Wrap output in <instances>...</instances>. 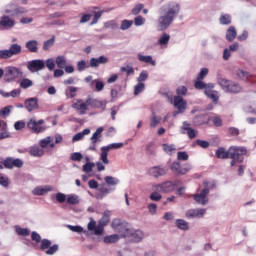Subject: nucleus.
<instances>
[{
  "label": "nucleus",
  "mask_w": 256,
  "mask_h": 256,
  "mask_svg": "<svg viewBox=\"0 0 256 256\" xmlns=\"http://www.w3.org/2000/svg\"><path fill=\"white\" fill-rule=\"evenodd\" d=\"M109 221H111V211L106 210L103 212L102 218L98 221V224L107 227Z\"/></svg>",
  "instance_id": "393cba45"
},
{
  "label": "nucleus",
  "mask_w": 256,
  "mask_h": 256,
  "mask_svg": "<svg viewBox=\"0 0 256 256\" xmlns=\"http://www.w3.org/2000/svg\"><path fill=\"white\" fill-rule=\"evenodd\" d=\"M104 243H117L119 241V236L117 234H112L109 236H105L103 239Z\"/></svg>",
  "instance_id": "79ce46f5"
},
{
  "label": "nucleus",
  "mask_w": 256,
  "mask_h": 256,
  "mask_svg": "<svg viewBox=\"0 0 256 256\" xmlns=\"http://www.w3.org/2000/svg\"><path fill=\"white\" fill-rule=\"evenodd\" d=\"M19 77H23L21 69L15 66H7L4 68V81L6 83H13L14 81H17Z\"/></svg>",
  "instance_id": "20e7f679"
},
{
  "label": "nucleus",
  "mask_w": 256,
  "mask_h": 256,
  "mask_svg": "<svg viewBox=\"0 0 256 256\" xmlns=\"http://www.w3.org/2000/svg\"><path fill=\"white\" fill-rule=\"evenodd\" d=\"M27 69L31 71V73H35L37 71H42L45 69V61L43 60H32L27 64Z\"/></svg>",
  "instance_id": "9d476101"
},
{
  "label": "nucleus",
  "mask_w": 256,
  "mask_h": 256,
  "mask_svg": "<svg viewBox=\"0 0 256 256\" xmlns=\"http://www.w3.org/2000/svg\"><path fill=\"white\" fill-rule=\"evenodd\" d=\"M133 27V20H122L120 24L121 31H127V29H131Z\"/></svg>",
  "instance_id": "ea45409f"
},
{
  "label": "nucleus",
  "mask_w": 256,
  "mask_h": 256,
  "mask_svg": "<svg viewBox=\"0 0 256 256\" xmlns=\"http://www.w3.org/2000/svg\"><path fill=\"white\" fill-rule=\"evenodd\" d=\"M177 159L178 161H188L189 160V154L187 152H177Z\"/></svg>",
  "instance_id": "bf43d9fd"
},
{
  "label": "nucleus",
  "mask_w": 256,
  "mask_h": 256,
  "mask_svg": "<svg viewBox=\"0 0 256 256\" xmlns=\"http://www.w3.org/2000/svg\"><path fill=\"white\" fill-rule=\"evenodd\" d=\"M49 191H53V188L50 186H39L34 188L32 193L33 195H45L46 193H49Z\"/></svg>",
  "instance_id": "b1692460"
},
{
  "label": "nucleus",
  "mask_w": 256,
  "mask_h": 256,
  "mask_svg": "<svg viewBox=\"0 0 256 256\" xmlns=\"http://www.w3.org/2000/svg\"><path fill=\"white\" fill-rule=\"evenodd\" d=\"M91 85H95V89L98 92L103 91V89H105V84L100 79L92 80Z\"/></svg>",
  "instance_id": "a19ab883"
},
{
  "label": "nucleus",
  "mask_w": 256,
  "mask_h": 256,
  "mask_svg": "<svg viewBox=\"0 0 256 256\" xmlns=\"http://www.w3.org/2000/svg\"><path fill=\"white\" fill-rule=\"evenodd\" d=\"M71 161H82L83 160V154L81 152H74L70 156Z\"/></svg>",
  "instance_id": "680f3d73"
},
{
  "label": "nucleus",
  "mask_w": 256,
  "mask_h": 256,
  "mask_svg": "<svg viewBox=\"0 0 256 256\" xmlns=\"http://www.w3.org/2000/svg\"><path fill=\"white\" fill-rule=\"evenodd\" d=\"M40 250L45 251L46 255H55L59 251V245L54 244L51 246V240L43 239L40 242Z\"/></svg>",
  "instance_id": "0eeeda50"
},
{
  "label": "nucleus",
  "mask_w": 256,
  "mask_h": 256,
  "mask_svg": "<svg viewBox=\"0 0 256 256\" xmlns=\"http://www.w3.org/2000/svg\"><path fill=\"white\" fill-rule=\"evenodd\" d=\"M10 55L13 57L14 55H19L21 53V45L19 44H12L9 49Z\"/></svg>",
  "instance_id": "58836bf2"
},
{
  "label": "nucleus",
  "mask_w": 256,
  "mask_h": 256,
  "mask_svg": "<svg viewBox=\"0 0 256 256\" xmlns=\"http://www.w3.org/2000/svg\"><path fill=\"white\" fill-rule=\"evenodd\" d=\"M55 63L58 69H64L67 66V57L65 55H59L56 57Z\"/></svg>",
  "instance_id": "c85d7f7f"
},
{
  "label": "nucleus",
  "mask_w": 256,
  "mask_h": 256,
  "mask_svg": "<svg viewBox=\"0 0 256 256\" xmlns=\"http://www.w3.org/2000/svg\"><path fill=\"white\" fill-rule=\"evenodd\" d=\"M145 90V84L143 82H138V84L134 87V95H139L142 91Z\"/></svg>",
  "instance_id": "603ef678"
},
{
  "label": "nucleus",
  "mask_w": 256,
  "mask_h": 256,
  "mask_svg": "<svg viewBox=\"0 0 256 256\" xmlns=\"http://www.w3.org/2000/svg\"><path fill=\"white\" fill-rule=\"evenodd\" d=\"M241 91V86L230 83V88H228V93H239Z\"/></svg>",
  "instance_id": "6e6d98bb"
},
{
  "label": "nucleus",
  "mask_w": 256,
  "mask_h": 256,
  "mask_svg": "<svg viewBox=\"0 0 256 256\" xmlns=\"http://www.w3.org/2000/svg\"><path fill=\"white\" fill-rule=\"evenodd\" d=\"M55 44V39L51 38L44 42L43 49L44 51H49L51 49V46Z\"/></svg>",
  "instance_id": "0e129e2a"
},
{
  "label": "nucleus",
  "mask_w": 256,
  "mask_h": 256,
  "mask_svg": "<svg viewBox=\"0 0 256 256\" xmlns=\"http://www.w3.org/2000/svg\"><path fill=\"white\" fill-rule=\"evenodd\" d=\"M66 203L69 205H79V196L70 194L67 196Z\"/></svg>",
  "instance_id": "e433bc0d"
},
{
  "label": "nucleus",
  "mask_w": 256,
  "mask_h": 256,
  "mask_svg": "<svg viewBox=\"0 0 256 256\" xmlns=\"http://www.w3.org/2000/svg\"><path fill=\"white\" fill-rule=\"evenodd\" d=\"M145 237V234H143V231L141 230H136L131 233V239L134 243H139Z\"/></svg>",
  "instance_id": "c756f323"
},
{
  "label": "nucleus",
  "mask_w": 256,
  "mask_h": 256,
  "mask_svg": "<svg viewBox=\"0 0 256 256\" xmlns=\"http://www.w3.org/2000/svg\"><path fill=\"white\" fill-rule=\"evenodd\" d=\"M89 13L94 15L91 25H97V23H99V19H101V16L103 15V11L97 10V8H90Z\"/></svg>",
  "instance_id": "412c9836"
},
{
  "label": "nucleus",
  "mask_w": 256,
  "mask_h": 256,
  "mask_svg": "<svg viewBox=\"0 0 256 256\" xmlns=\"http://www.w3.org/2000/svg\"><path fill=\"white\" fill-rule=\"evenodd\" d=\"M93 167H95V163L93 162H88L86 164L83 165L82 167V171L84 173H91V171H93Z\"/></svg>",
  "instance_id": "8fccbe9b"
},
{
  "label": "nucleus",
  "mask_w": 256,
  "mask_h": 256,
  "mask_svg": "<svg viewBox=\"0 0 256 256\" xmlns=\"http://www.w3.org/2000/svg\"><path fill=\"white\" fill-rule=\"evenodd\" d=\"M0 27H3L4 29H13V27H15V20L4 15L0 18Z\"/></svg>",
  "instance_id": "dca6fc26"
},
{
  "label": "nucleus",
  "mask_w": 256,
  "mask_h": 256,
  "mask_svg": "<svg viewBox=\"0 0 256 256\" xmlns=\"http://www.w3.org/2000/svg\"><path fill=\"white\" fill-rule=\"evenodd\" d=\"M174 107L177 109L178 113H183L185 109H187V102L183 100V97L175 96Z\"/></svg>",
  "instance_id": "2eb2a0df"
},
{
  "label": "nucleus",
  "mask_w": 256,
  "mask_h": 256,
  "mask_svg": "<svg viewBox=\"0 0 256 256\" xmlns=\"http://www.w3.org/2000/svg\"><path fill=\"white\" fill-rule=\"evenodd\" d=\"M148 173L151 177L158 179V177H163V175H167V168L154 166L148 170Z\"/></svg>",
  "instance_id": "f8f14e48"
},
{
  "label": "nucleus",
  "mask_w": 256,
  "mask_h": 256,
  "mask_svg": "<svg viewBox=\"0 0 256 256\" xmlns=\"http://www.w3.org/2000/svg\"><path fill=\"white\" fill-rule=\"evenodd\" d=\"M102 133H103V129H97L94 132V134L91 137V141H92L93 145H95L96 143L101 142Z\"/></svg>",
  "instance_id": "473e14b6"
},
{
  "label": "nucleus",
  "mask_w": 256,
  "mask_h": 256,
  "mask_svg": "<svg viewBox=\"0 0 256 256\" xmlns=\"http://www.w3.org/2000/svg\"><path fill=\"white\" fill-rule=\"evenodd\" d=\"M104 181L107 185L115 186L119 184V179L112 177V176H106L104 178Z\"/></svg>",
  "instance_id": "a18cd8bd"
},
{
  "label": "nucleus",
  "mask_w": 256,
  "mask_h": 256,
  "mask_svg": "<svg viewBox=\"0 0 256 256\" xmlns=\"http://www.w3.org/2000/svg\"><path fill=\"white\" fill-rule=\"evenodd\" d=\"M44 123L45 120L43 119L37 120L35 118H31L27 123V127L28 129H39V127H41V125H43Z\"/></svg>",
  "instance_id": "4be33fe9"
},
{
  "label": "nucleus",
  "mask_w": 256,
  "mask_h": 256,
  "mask_svg": "<svg viewBox=\"0 0 256 256\" xmlns=\"http://www.w3.org/2000/svg\"><path fill=\"white\" fill-rule=\"evenodd\" d=\"M194 86L196 89H205V95L208 96L209 99H212L214 103L219 101V95L216 91H213V84H205V82L196 78Z\"/></svg>",
  "instance_id": "7ed1b4c3"
},
{
  "label": "nucleus",
  "mask_w": 256,
  "mask_h": 256,
  "mask_svg": "<svg viewBox=\"0 0 256 256\" xmlns=\"http://www.w3.org/2000/svg\"><path fill=\"white\" fill-rule=\"evenodd\" d=\"M182 133L185 135H188L189 139H195L197 137V130L195 129H188V130H183Z\"/></svg>",
  "instance_id": "3c124183"
},
{
  "label": "nucleus",
  "mask_w": 256,
  "mask_h": 256,
  "mask_svg": "<svg viewBox=\"0 0 256 256\" xmlns=\"http://www.w3.org/2000/svg\"><path fill=\"white\" fill-rule=\"evenodd\" d=\"M24 107L27 109V111H35L36 109H39V103L37 98H29L24 102Z\"/></svg>",
  "instance_id": "f3484780"
},
{
  "label": "nucleus",
  "mask_w": 256,
  "mask_h": 256,
  "mask_svg": "<svg viewBox=\"0 0 256 256\" xmlns=\"http://www.w3.org/2000/svg\"><path fill=\"white\" fill-rule=\"evenodd\" d=\"M138 60L142 63H151L155 67V61L153 60V57L151 56H145L143 54H138Z\"/></svg>",
  "instance_id": "c9c22d12"
},
{
  "label": "nucleus",
  "mask_w": 256,
  "mask_h": 256,
  "mask_svg": "<svg viewBox=\"0 0 256 256\" xmlns=\"http://www.w3.org/2000/svg\"><path fill=\"white\" fill-rule=\"evenodd\" d=\"M87 67H89L88 65H87V62L86 61H84V60H81V61H78L77 62V69H78V71H85V69H87Z\"/></svg>",
  "instance_id": "338daca9"
},
{
  "label": "nucleus",
  "mask_w": 256,
  "mask_h": 256,
  "mask_svg": "<svg viewBox=\"0 0 256 256\" xmlns=\"http://www.w3.org/2000/svg\"><path fill=\"white\" fill-rule=\"evenodd\" d=\"M40 147L42 149H47V147H50L51 149H53V147H55L54 138L51 136H48V137L40 140Z\"/></svg>",
  "instance_id": "aec40b11"
},
{
  "label": "nucleus",
  "mask_w": 256,
  "mask_h": 256,
  "mask_svg": "<svg viewBox=\"0 0 256 256\" xmlns=\"http://www.w3.org/2000/svg\"><path fill=\"white\" fill-rule=\"evenodd\" d=\"M170 39L171 36L169 34L163 33L158 39V45H160L162 49H165L167 48V45H169Z\"/></svg>",
  "instance_id": "5701e85b"
},
{
  "label": "nucleus",
  "mask_w": 256,
  "mask_h": 256,
  "mask_svg": "<svg viewBox=\"0 0 256 256\" xmlns=\"http://www.w3.org/2000/svg\"><path fill=\"white\" fill-rule=\"evenodd\" d=\"M170 169L176 175H187L191 169V164L186 163L181 166V162L175 161L170 165Z\"/></svg>",
  "instance_id": "423d86ee"
},
{
  "label": "nucleus",
  "mask_w": 256,
  "mask_h": 256,
  "mask_svg": "<svg viewBox=\"0 0 256 256\" xmlns=\"http://www.w3.org/2000/svg\"><path fill=\"white\" fill-rule=\"evenodd\" d=\"M215 155L217 159H230L229 148L228 150H225V148L220 147L216 150Z\"/></svg>",
  "instance_id": "a878e982"
},
{
  "label": "nucleus",
  "mask_w": 256,
  "mask_h": 256,
  "mask_svg": "<svg viewBox=\"0 0 256 256\" xmlns=\"http://www.w3.org/2000/svg\"><path fill=\"white\" fill-rule=\"evenodd\" d=\"M3 165L6 169H13V167L21 169V167H23V160L19 158L14 159L12 157H8L3 161Z\"/></svg>",
  "instance_id": "1a4fd4ad"
},
{
  "label": "nucleus",
  "mask_w": 256,
  "mask_h": 256,
  "mask_svg": "<svg viewBox=\"0 0 256 256\" xmlns=\"http://www.w3.org/2000/svg\"><path fill=\"white\" fill-rule=\"evenodd\" d=\"M20 87L22 89H29V87H33V81H31L29 78H23L20 81Z\"/></svg>",
  "instance_id": "c03bdc74"
},
{
  "label": "nucleus",
  "mask_w": 256,
  "mask_h": 256,
  "mask_svg": "<svg viewBox=\"0 0 256 256\" xmlns=\"http://www.w3.org/2000/svg\"><path fill=\"white\" fill-rule=\"evenodd\" d=\"M5 13H11V15H23V13H27V10L21 7L15 9V5L10 4L5 8Z\"/></svg>",
  "instance_id": "6ab92c4d"
},
{
  "label": "nucleus",
  "mask_w": 256,
  "mask_h": 256,
  "mask_svg": "<svg viewBox=\"0 0 256 256\" xmlns=\"http://www.w3.org/2000/svg\"><path fill=\"white\" fill-rule=\"evenodd\" d=\"M11 52L9 49L7 50H0V59H11Z\"/></svg>",
  "instance_id": "e2e57ef3"
},
{
  "label": "nucleus",
  "mask_w": 256,
  "mask_h": 256,
  "mask_svg": "<svg viewBox=\"0 0 256 256\" xmlns=\"http://www.w3.org/2000/svg\"><path fill=\"white\" fill-rule=\"evenodd\" d=\"M38 42L36 40H30L26 42V49L30 50L31 53H37L38 48H37Z\"/></svg>",
  "instance_id": "7c9ffc66"
},
{
  "label": "nucleus",
  "mask_w": 256,
  "mask_h": 256,
  "mask_svg": "<svg viewBox=\"0 0 256 256\" xmlns=\"http://www.w3.org/2000/svg\"><path fill=\"white\" fill-rule=\"evenodd\" d=\"M176 226L178 227V229H181L182 231H187L189 229V222L183 219H178L176 220Z\"/></svg>",
  "instance_id": "4c0bfd02"
},
{
  "label": "nucleus",
  "mask_w": 256,
  "mask_h": 256,
  "mask_svg": "<svg viewBox=\"0 0 256 256\" xmlns=\"http://www.w3.org/2000/svg\"><path fill=\"white\" fill-rule=\"evenodd\" d=\"M163 151H165V153H173V151H176L175 145L173 144H163L162 145Z\"/></svg>",
  "instance_id": "5fc2aeb1"
},
{
  "label": "nucleus",
  "mask_w": 256,
  "mask_h": 256,
  "mask_svg": "<svg viewBox=\"0 0 256 256\" xmlns=\"http://www.w3.org/2000/svg\"><path fill=\"white\" fill-rule=\"evenodd\" d=\"M237 37V30H235V27L230 26L226 32V39L227 41H233Z\"/></svg>",
  "instance_id": "2f4dec72"
},
{
  "label": "nucleus",
  "mask_w": 256,
  "mask_h": 256,
  "mask_svg": "<svg viewBox=\"0 0 256 256\" xmlns=\"http://www.w3.org/2000/svg\"><path fill=\"white\" fill-rule=\"evenodd\" d=\"M89 133H91L90 129H84L82 132L75 134L72 138V141H81V139H83L85 135H89Z\"/></svg>",
  "instance_id": "f704fd0d"
},
{
  "label": "nucleus",
  "mask_w": 256,
  "mask_h": 256,
  "mask_svg": "<svg viewBox=\"0 0 256 256\" xmlns=\"http://www.w3.org/2000/svg\"><path fill=\"white\" fill-rule=\"evenodd\" d=\"M77 91H79V88L75 86L67 87L65 89L66 99H74V97H77Z\"/></svg>",
  "instance_id": "bb28decb"
},
{
  "label": "nucleus",
  "mask_w": 256,
  "mask_h": 256,
  "mask_svg": "<svg viewBox=\"0 0 256 256\" xmlns=\"http://www.w3.org/2000/svg\"><path fill=\"white\" fill-rule=\"evenodd\" d=\"M219 85L225 89V91H229V88L231 87V82L227 79H220Z\"/></svg>",
  "instance_id": "864d4df0"
},
{
  "label": "nucleus",
  "mask_w": 256,
  "mask_h": 256,
  "mask_svg": "<svg viewBox=\"0 0 256 256\" xmlns=\"http://www.w3.org/2000/svg\"><path fill=\"white\" fill-rule=\"evenodd\" d=\"M207 213V209L200 208V209H190L186 211V217L188 219H201L203 215Z\"/></svg>",
  "instance_id": "9b49d317"
},
{
  "label": "nucleus",
  "mask_w": 256,
  "mask_h": 256,
  "mask_svg": "<svg viewBox=\"0 0 256 256\" xmlns=\"http://www.w3.org/2000/svg\"><path fill=\"white\" fill-rule=\"evenodd\" d=\"M161 198H162V196H161V194L159 193V191H156V190H155V192H153V193L150 194V199H151V201H161Z\"/></svg>",
  "instance_id": "774afa93"
},
{
  "label": "nucleus",
  "mask_w": 256,
  "mask_h": 256,
  "mask_svg": "<svg viewBox=\"0 0 256 256\" xmlns=\"http://www.w3.org/2000/svg\"><path fill=\"white\" fill-rule=\"evenodd\" d=\"M109 63V58L105 56H100L99 58H91L90 59V67L97 68L99 65H105Z\"/></svg>",
  "instance_id": "a211bd4d"
},
{
  "label": "nucleus",
  "mask_w": 256,
  "mask_h": 256,
  "mask_svg": "<svg viewBox=\"0 0 256 256\" xmlns=\"http://www.w3.org/2000/svg\"><path fill=\"white\" fill-rule=\"evenodd\" d=\"M44 153L43 148H39V146H32L29 150V154L32 157H43Z\"/></svg>",
  "instance_id": "cd10ccee"
},
{
  "label": "nucleus",
  "mask_w": 256,
  "mask_h": 256,
  "mask_svg": "<svg viewBox=\"0 0 256 256\" xmlns=\"http://www.w3.org/2000/svg\"><path fill=\"white\" fill-rule=\"evenodd\" d=\"M15 231L17 235H20L21 237H27L29 235V229L27 228H21L19 226H16Z\"/></svg>",
  "instance_id": "49530a36"
},
{
  "label": "nucleus",
  "mask_w": 256,
  "mask_h": 256,
  "mask_svg": "<svg viewBox=\"0 0 256 256\" xmlns=\"http://www.w3.org/2000/svg\"><path fill=\"white\" fill-rule=\"evenodd\" d=\"M207 195H209V188H204L199 194H194L192 197L196 203H199L200 205H207V203H209Z\"/></svg>",
  "instance_id": "6e6552de"
},
{
  "label": "nucleus",
  "mask_w": 256,
  "mask_h": 256,
  "mask_svg": "<svg viewBox=\"0 0 256 256\" xmlns=\"http://www.w3.org/2000/svg\"><path fill=\"white\" fill-rule=\"evenodd\" d=\"M221 25H229L231 24V16L229 14H223L220 17Z\"/></svg>",
  "instance_id": "09e8293b"
},
{
  "label": "nucleus",
  "mask_w": 256,
  "mask_h": 256,
  "mask_svg": "<svg viewBox=\"0 0 256 256\" xmlns=\"http://www.w3.org/2000/svg\"><path fill=\"white\" fill-rule=\"evenodd\" d=\"M111 227L116 233H127V226L121 219H114L111 223Z\"/></svg>",
  "instance_id": "4468645a"
},
{
  "label": "nucleus",
  "mask_w": 256,
  "mask_h": 256,
  "mask_svg": "<svg viewBox=\"0 0 256 256\" xmlns=\"http://www.w3.org/2000/svg\"><path fill=\"white\" fill-rule=\"evenodd\" d=\"M108 153H109V150H107L105 146L101 148V161L105 165H109V159L107 158Z\"/></svg>",
  "instance_id": "37998d69"
},
{
  "label": "nucleus",
  "mask_w": 256,
  "mask_h": 256,
  "mask_svg": "<svg viewBox=\"0 0 256 256\" xmlns=\"http://www.w3.org/2000/svg\"><path fill=\"white\" fill-rule=\"evenodd\" d=\"M72 109H75L80 115H85L87 111V102L83 100H74L72 103Z\"/></svg>",
  "instance_id": "ddd939ff"
},
{
  "label": "nucleus",
  "mask_w": 256,
  "mask_h": 256,
  "mask_svg": "<svg viewBox=\"0 0 256 256\" xmlns=\"http://www.w3.org/2000/svg\"><path fill=\"white\" fill-rule=\"evenodd\" d=\"M145 18L143 17V16H141V15H139V16H136L135 18H134V25L136 26V27H141V25H143L144 23H145Z\"/></svg>",
  "instance_id": "4d7b16f0"
},
{
  "label": "nucleus",
  "mask_w": 256,
  "mask_h": 256,
  "mask_svg": "<svg viewBox=\"0 0 256 256\" xmlns=\"http://www.w3.org/2000/svg\"><path fill=\"white\" fill-rule=\"evenodd\" d=\"M229 153H230V166L235 167L237 163H243V160L245 159V155H247V148L243 146H230L229 147Z\"/></svg>",
  "instance_id": "f03ea898"
},
{
  "label": "nucleus",
  "mask_w": 256,
  "mask_h": 256,
  "mask_svg": "<svg viewBox=\"0 0 256 256\" xmlns=\"http://www.w3.org/2000/svg\"><path fill=\"white\" fill-rule=\"evenodd\" d=\"M105 29H117V22L115 20H109L104 23Z\"/></svg>",
  "instance_id": "052dcab7"
},
{
  "label": "nucleus",
  "mask_w": 256,
  "mask_h": 256,
  "mask_svg": "<svg viewBox=\"0 0 256 256\" xmlns=\"http://www.w3.org/2000/svg\"><path fill=\"white\" fill-rule=\"evenodd\" d=\"M123 147V143H112L108 146H105L106 151H111L113 149H121Z\"/></svg>",
  "instance_id": "69168bd1"
},
{
  "label": "nucleus",
  "mask_w": 256,
  "mask_h": 256,
  "mask_svg": "<svg viewBox=\"0 0 256 256\" xmlns=\"http://www.w3.org/2000/svg\"><path fill=\"white\" fill-rule=\"evenodd\" d=\"M177 185H181V181H166L161 184L154 185L153 189L154 191H158L160 193H171L172 191H175Z\"/></svg>",
  "instance_id": "39448f33"
},
{
  "label": "nucleus",
  "mask_w": 256,
  "mask_h": 256,
  "mask_svg": "<svg viewBox=\"0 0 256 256\" xmlns=\"http://www.w3.org/2000/svg\"><path fill=\"white\" fill-rule=\"evenodd\" d=\"M179 11H181V6L175 1L162 5L159 9L160 16L157 20L158 30L165 31L175 21V18L179 15Z\"/></svg>",
  "instance_id": "f257e3e1"
},
{
  "label": "nucleus",
  "mask_w": 256,
  "mask_h": 256,
  "mask_svg": "<svg viewBox=\"0 0 256 256\" xmlns=\"http://www.w3.org/2000/svg\"><path fill=\"white\" fill-rule=\"evenodd\" d=\"M144 7L145 6L143 4L135 5L134 8L131 10L132 15H139V13L143 11Z\"/></svg>",
  "instance_id": "13d9d810"
},
{
  "label": "nucleus",
  "mask_w": 256,
  "mask_h": 256,
  "mask_svg": "<svg viewBox=\"0 0 256 256\" xmlns=\"http://www.w3.org/2000/svg\"><path fill=\"white\" fill-rule=\"evenodd\" d=\"M236 75L239 77V79H242V81H249L252 77L251 74L245 70H238Z\"/></svg>",
  "instance_id": "72a5a7b5"
},
{
  "label": "nucleus",
  "mask_w": 256,
  "mask_h": 256,
  "mask_svg": "<svg viewBox=\"0 0 256 256\" xmlns=\"http://www.w3.org/2000/svg\"><path fill=\"white\" fill-rule=\"evenodd\" d=\"M55 59L49 58L45 61L44 65H46L47 69L49 71H54L55 70Z\"/></svg>",
  "instance_id": "de8ad7c7"
}]
</instances>
